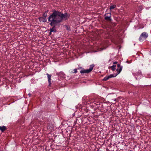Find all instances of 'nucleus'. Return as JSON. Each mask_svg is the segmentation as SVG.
Segmentation results:
<instances>
[{"instance_id": "obj_1", "label": "nucleus", "mask_w": 151, "mask_h": 151, "mask_svg": "<svg viewBox=\"0 0 151 151\" xmlns=\"http://www.w3.org/2000/svg\"><path fill=\"white\" fill-rule=\"evenodd\" d=\"M52 14H51L48 17V19H56V18L58 17L61 19H67L70 16L69 13H65L64 14L60 12L55 10H53Z\"/></svg>"}, {"instance_id": "obj_2", "label": "nucleus", "mask_w": 151, "mask_h": 151, "mask_svg": "<svg viewBox=\"0 0 151 151\" xmlns=\"http://www.w3.org/2000/svg\"><path fill=\"white\" fill-rule=\"evenodd\" d=\"M62 19H48L49 24L51 26L55 27L60 25V22H62Z\"/></svg>"}, {"instance_id": "obj_3", "label": "nucleus", "mask_w": 151, "mask_h": 151, "mask_svg": "<svg viewBox=\"0 0 151 151\" xmlns=\"http://www.w3.org/2000/svg\"><path fill=\"white\" fill-rule=\"evenodd\" d=\"M148 37V35L147 33L145 32H143L140 36L139 38V40L140 41H142L145 40Z\"/></svg>"}, {"instance_id": "obj_4", "label": "nucleus", "mask_w": 151, "mask_h": 151, "mask_svg": "<svg viewBox=\"0 0 151 151\" xmlns=\"http://www.w3.org/2000/svg\"><path fill=\"white\" fill-rule=\"evenodd\" d=\"M117 68L116 69V71L117 72V73L113 74L114 75H116V76L121 72L123 68L122 66H121L120 64L118 63L117 65Z\"/></svg>"}, {"instance_id": "obj_5", "label": "nucleus", "mask_w": 151, "mask_h": 151, "mask_svg": "<svg viewBox=\"0 0 151 151\" xmlns=\"http://www.w3.org/2000/svg\"><path fill=\"white\" fill-rule=\"evenodd\" d=\"M116 76V75H114L113 74H111L109 76H107L105 77L103 79V81H106L110 78H111L112 77H115Z\"/></svg>"}, {"instance_id": "obj_6", "label": "nucleus", "mask_w": 151, "mask_h": 151, "mask_svg": "<svg viewBox=\"0 0 151 151\" xmlns=\"http://www.w3.org/2000/svg\"><path fill=\"white\" fill-rule=\"evenodd\" d=\"M46 75H47V78H48V83H49V86H50L51 84V75H50V74H49L48 73H47L46 74Z\"/></svg>"}, {"instance_id": "obj_7", "label": "nucleus", "mask_w": 151, "mask_h": 151, "mask_svg": "<svg viewBox=\"0 0 151 151\" xmlns=\"http://www.w3.org/2000/svg\"><path fill=\"white\" fill-rule=\"evenodd\" d=\"M80 73L81 74L89 73L88 69H84V68H82V70L80 71Z\"/></svg>"}, {"instance_id": "obj_8", "label": "nucleus", "mask_w": 151, "mask_h": 151, "mask_svg": "<svg viewBox=\"0 0 151 151\" xmlns=\"http://www.w3.org/2000/svg\"><path fill=\"white\" fill-rule=\"evenodd\" d=\"M56 75L58 76H60L61 77H63L64 76L65 74L63 72H60L59 73H57Z\"/></svg>"}, {"instance_id": "obj_9", "label": "nucleus", "mask_w": 151, "mask_h": 151, "mask_svg": "<svg viewBox=\"0 0 151 151\" xmlns=\"http://www.w3.org/2000/svg\"><path fill=\"white\" fill-rule=\"evenodd\" d=\"M6 129V127L4 126H0V130L2 132H4Z\"/></svg>"}, {"instance_id": "obj_10", "label": "nucleus", "mask_w": 151, "mask_h": 151, "mask_svg": "<svg viewBox=\"0 0 151 151\" xmlns=\"http://www.w3.org/2000/svg\"><path fill=\"white\" fill-rule=\"evenodd\" d=\"M111 14L110 13H108L105 15L104 19H111Z\"/></svg>"}, {"instance_id": "obj_11", "label": "nucleus", "mask_w": 151, "mask_h": 151, "mask_svg": "<svg viewBox=\"0 0 151 151\" xmlns=\"http://www.w3.org/2000/svg\"><path fill=\"white\" fill-rule=\"evenodd\" d=\"M94 66V64H92L91 65H90V68L89 69H88V70H89L90 73L91 72V71L93 69V68Z\"/></svg>"}, {"instance_id": "obj_12", "label": "nucleus", "mask_w": 151, "mask_h": 151, "mask_svg": "<svg viewBox=\"0 0 151 151\" xmlns=\"http://www.w3.org/2000/svg\"><path fill=\"white\" fill-rule=\"evenodd\" d=\"M50 32H56V30L55 28V27H53L52 28L50 29Z\"/></svg>"}, {"instance_id": "obj_13", "label": "nucleus", "mask_w": 151, "mask_h": 151, "mask_svg": "<svg viewBox=\"0 0 151 151\" xmlns=\"http://www.w3.org/2000/svg\"><path fill=\"white\" fill-rule=\"evenodd\" d=\"M142 6H139L138 8V9L137 10V12L138 13H140L142 10Z\"/></svg>"}, {"instance_id": "obj_14", "label": "nucleus", "mask_w": 151, "mask_h": 151, "mask_svg": "<svg viewBox=\"0 0 151 151\" xmlns=\"http://www.w3.org/2000/svg\"><path fill=\"white\" fill-rule=\"evenodd\" d=\"M64 26L65 27L66 30L68 31H70V29L69 26L68 25H64Z\"/></svg>"}, {"instance_id": "obj_15", "label": "nucleus", "mask_w": 151, "mask_h": 151, "mask_svg": "<svg viewBox=\"0 0 151 151\" xmlns=\"http://www.w3.org/2000/svg\"><path fill=\"white\" fill-rule=\"evenodd\" d=\"M116 7V6L115 5H112L110 8V10H112L115 8Z\"/></svg>"}, {"instance_id": "obj_16", "label": "nucleus", "mask_w": 151, "mask_h": 151, "mask_svg": "<svg viewBox=\"0 0 151 151\" xmlns=\"http://www.w3.org/2000/svg\"><path fill=\"white\" fill-rule=\"evenodd\" d=\"M116 65H114L112 66H111V70L113 71H114L116 69Z\"/></svg>"}, {"instance_id": "obj_17", "label": "nucleus", "mask_w": 151, "mask_h": 151, "mask_svg": "<svg viewBox=\"0 0 151 151\" xmlns=\"http://www.w3.org/2000/svg\"><path fill=\"white\" fill-rule=\"evenodd\" d=\"M39 20L40 22H47V23H48L50 22H49L48 21V22H47V19H39Z\"/></svg>"}, {"instance_id": "obj_18", "label": "nucleus", "mask_w": 151, "mask_h": 151, "mask_svg": "<svg viewBox=\"0 0 151 151\" xmlns=\"http://www.w3.org/2000/svg\"><path fill=\"white\" fill-rule=\"evenodd\" d=\"M48 12V10H47L46 11V12L44 13L43 14V16L45 18L46 17V16H47V12Z\"/></svg>"}, {"instance_id": "obj_19", "label": "nucleus", "mask_w": 151, "mask_h": 151, "mask_svg": "<svg viewBox=\"0 0 151 151\" xmlns=\"http://www.w3.org/2000/svg\"><path fill=\"white\" fill-rule=\"evenodd\" d=\"M77 69H74L73 70L74 71L72 72V73H76L77 72Z\"/></svg>"}, {"instance_id": "obj_20", "label": "nucleus", "mask_w": 151, "mask_h": 151, "mask_svg": "<svg viewBox=\"0 0 151 151\" xmlns=\"http://www.w3.org/2000/svg\"><path fill=\"white\" fill-rule=\"evenodd\" d=\"M108 20H109V22L110 23H111L112 22V19H107Z\"/></svg>"}, {"instance_id": "obj_21", "label": "nucleus", "mask_w": 151, "mask_h": 151, "mask_svg": "<svg viewBox=\"0 0 151 151\" xmlns=\"http://www.w3.org/2000/svg\"><path fill=\"white\" fill-rule=\"evenodd\" d=\"M117 63H118V62L117 61H115L113 63V64H114V65L116 64Z\"/></svg>"}, {"instance_id": "obj_22", "label": "nucleus", "mask_w": 151, "mask_h": 151, "mask_svg": "<svg viewBox=\"0 0 151 151\" xmlns=\"http://www.w3.org/2000/svg\"><path fill=\"white\" fill-rule=\"evenodd\" d=\"M82 69V67H79V68H77V70H78V69Z\"/></svg>"}, {"instance_id": "obj_23", "label": "nucleus", "mask_w": 151, "mask_h": 151, "mask_svg": "<svg viewBox=\"0 0 151 151\" xmlns=\"http://www.w3.org/2000/svg\"><path fill=\"white\" fill-rule=\"evenodd\" d=\"M150 8V7H149L146 8V9H149Z\"/></svg>"}, {"instance_id": "obj_24", "label": "nucleus", "mask_w": 151, "mask_h": 151, "mask_svg": "<svg viewBox=\"0 0 151 151\" xmlns=\"http://www.w3.org/2000/svg\"><path fill=\"white\" fill-rule=\"evenodd\" d=\"M114 26L116 25V24L115 23H114V25H113Z\"/></svg>"}, {"instance_id": "obj_25", "label": "nucleus", "mask_w": 151, "mask_h": 151, "mask_svg": "<svg viewBox=\"0 0 151 151\" xmlns=\"http://www.w3.org/2000/svg\"><path fill=\"white\" fill-rule=\"evenodd\" d=\"M51 33V32H50L49 33V34L50 35Z\"/></svg>"}, {"instance_id": "obj_26", "label": "nucleus", "mask_w": 151, "mask_h": 151, "mask_svg": "<svg viewBox=\"0 0 151 151\" xmlns=\"http://www.w3.org/2000/svg\"><path fill=\"white\" fill-rule=\"evenodd\" d=\"M150 53H151L150 55H151V50H150Z\"/></svg>"}, {"instance_id": "obj_27", "label": "nucleus", "mask_w": 151, "mask_h": 151, "mask_svg": "<svg viewBox=\"0 0 151 151\" xmlns=\"http://www.w3.org/2000/svg\"><path fill=\"white\" fill-rule=\"evenodd\" d=\"M38 19H40V18H39Z\"/></svg>"}]
</instances>
